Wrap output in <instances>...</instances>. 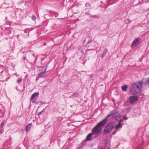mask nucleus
I'll use <instances>...</instances> for the list:
<instances>
[{"mask_svg":"<svg viewBox=\"0 0 149 149\" xmlns=\"http://www.w3.org/2000/svg\"><path fill=\"white\" fill-rule=\"evenodd\" d=\"M47 66L46 67L44 70V71L42 72H41L39 74L38 77H45L46 76V69Z\"/></svg>","mask_w":149,"mask_h":149,"instance_id":"nucleus-6","label":"nucleus"},{"mask_svg":"<svg viewBox=\"0 0 149 149\" xmlns=\"http://www.w3.org/2000/svg\"><path fill=\"white\" fill-rule=\"evenodd\" d=\"M93 40L92 39H90L89 41L87 42V44L88 45L91 42H92L93 41Z\"/></svg>","mask_w":149,"mask_h":149,"instance_id":"nucleus-17","label":"nucleus"},{"mask_svg":"<svg viewBox=\"0 0 149 149\" xmlns=\"http://www.w3.org/2000/svg\"><path fill=\"white\" fill-rule=\"evenodd\" d=\"M4 123L3 122H2L1 124V125L0 127V131L1 132H2V131L3 129V126H4Z\"/></svg>","mask_w":149,"mask_h":149,"instance_id":"nucleus-14","label":"nucleus"},{"mask_svg":"<svg viewBox=\"0 0 149 149\" xmlns=\"http://www.w3.org/2000/svg\"><path fill=\"white\" fill-rule=\"evenodd\" d=\"M3 5H7V4H6V3H4L3 4Z\"/></svg>","mask_w":149,"mask_h":149,"instance_id":"nucleus-23","label":"nucleus"},{"mask_svg":"<svg viewBox=\"0 0 149 149\" xmlns=\"http://www.w3.org/2000/svg\"><path fill=\"white\" fill-rule=\"evenodd\" d=\"M129 99L130 103L131 104H132L134 103V101H137L138 98L136 97H134V96H132L130 97Z\"/></svg>","mask_w":149,"mask_h":149,"instance_id":"nucleus-7","label":"nucleus"},{"mask_svg":"<svg viewBox=\"0 0 149 149\" xmlns=\"http://www.w3.org/2000/svg\"><path fill=\"white\" fill-rule=\"evenodd\" d=\"M32 19H33L34 20H35L36 19V17L34 15H33L32 16Z\"/></svg>","mask_w":149,"mask_h":149,"instance_id":"nucleus-18","label":"nucleus"},{"mask_svg":"<svg viewBox=\"0 0 149 149\" xmlns=\"http://www.w3.org/2000/svg\"><path fill=\"white\" fill-rule=\"evenodd\" d=\"M22 79L21 78H19L17 80V82L19 84L22 81Z\"/></svg>","mask_w":149,"mask_h":149,"instance_id":"nucleus-15","label":"nucleus"},{"mask_svg":"<svg viewBox=\"0 0 149 149\" xmlns=\"http://www.w3.org/2000/svg\"><path fill=\"white\" fill-rule=\"evenodd\" d=\"M108 52V49L107 48H105L104 49L103 53L101 55V58H103L104 57L105 55H106V54Z\"/></svg>","mask_w":149,"mask_h":149,"instance_id":"nucleus-12","label":"nucleus"},{"mask_svg":"<svg viewBox=\"0 0 149 149\" xmlns=\"http://www.w3.org/2000/svg\"><path fill=\"white\" fill-rule=\"evenodd\" d=\"M31 101H32V102L33 103H35L36 102V100H33V99L32 100H31Z\"/></svg>","mask_w":149,"mask_h":149,"instance_id":"nucleus-19","label":"nucleus"},{"mask_svg":"<svg viewBox=\"0 0 149 149\" xmlns=\"http://www.w3.org/2000/svg\"><path fill=\"white\" fill-rule=\"evenodd\" d=\"M101 128L96 125V127L93 128L92 131L93 134H97L100 133L101 130Z\"/></svg>","mask_w":149,"mask_h":149,"instance_id":"nucleus-5","label":"nucleus"},{"mask_svg":"<svg viewBox=\"0 0 149 149\" xmlns=\"http://www.w3.org/2000/svg\"><path fill=\"white\" fill-rule=\"evenodd\" d=\"M111 112H113V114L112 116L113 115L114 118L116 120L118 121L119 122L118 125L115 127V130L113 132V135H114L116 132L118 131L119 129L122 127L123 125V124L122 123L123 120L121 119V116L120 115L119 111H115L114 113V111H112Z\"/></svg>","mask_w":149,"mask_h":149,"instance_id":"nucleus-2","label":"nucleus"},{"mask_svg":"<svg viewBox=\"0 0 149 149\" xmlns=\"http://www.w3.org/2000/svg\"><path fill=\"white\" fill-rule=\"evenodd\" d=\"M113 128V124L112 123H109L106 126L104 130V134H108L111 132Z\"/></svg>","mask_w":149,"mask_h":149,"instance_id":"nucleus-4","label":"nucleus"},{"mask_svg":"<svg viewBox=\"0 0 149 149\" xmlns=\"http://www.w3.org/2000/svg\"><path fill=\"white\" fill-rule=\"evenodd\" d=\"M23 58L25 60L26 59V57H24Z\"/></svg>","mask_w":149,"mask_h":149,"instance_id":"nucleus-20","label":"nucleus"},{"mask_svg":"<svg viewBox=\"0 0 149 149\" xmlns=\"http://www.w3.org/2000/svg\"><path fill=\"white\" fill-rule=\"evenodd\" d=\"M32 125V123L29 124L28 125H27L25 128V130L26 131H29Z\"/></svg>","mask_w":149,"mask_h":149,"instance_id":"nucleus-11","label":"nucleus"},{"mask_svg":"<svg viewBox=\"0 0 149 149\" xmlns=\"http://www.w3.org/2000/svg\"><path fill=\"white\" fill-rule=\"evenodd\" d=\"M148 83L149 84L148 79L146 78L143 79L142 81H139L138 83H135L134 86L132 87L131 89L132 93L134 94L137 93L141 91V88L142 87L143 85L145 86Z\"/></svg>","mask_w":149,"mask_h":149,"instance_id":"nucleus-1","label":"nucleus"},{"mask_svg":"<svg viewBox=\"0 0 149 149\" xmlns=\"http://www.w3.org/2000/svg\"><path fill=\"white\" fill-rule=\"evenodd\" d=\"M92 133H90L88 134L86 136V139L84 140V141H91L92 140Z\"/></svg>","mask_w":149,"mask_h":149,"instance_id":"nucleus-9","label":"nucleus"},{"mask_svg":"<svg viewBox=\"0 0 149 149\" xmlns=\"http://www.w3.org/2000/svg\"><path fill=\"white\" fill-rule=\"evenodd\" d=\"M45 109H44L42 111L38 113V115H39L43 113H44L45 112Z\"/></svg>","mask_w":149,"mask_h":149,"instance_id":"nucleus-16","label":"nucleus"},{"mask_svg":"<svg viewBox=\"0 0 149 149\" xmlns=\"http://www.w3.org/2000/svg\"><path fill=\"white\" fill-rule=\"evenodd\" d=\"M113 114V112H111L104 118L97 125V126L100 127L101 126L104 125L107 123V120Z\"/></svg>","mask_w":149,"mask_h":149,"instance_id":"nucleus-3","label":"nucleus"},{"mask_svg":"<svg viewBox=\"0 0 149 149\" xmlns=\"http://www.w3.org/2000/svg\"><path fill=\"white\" fill-rule=\"evenodd\" d=\"M38 77H38H36V81H38V79L37 78V77Z\"/></svg>","mask_w":149,"mask_h":149,"instance_id":"nucleus-22","label":"nucleus"},{"mask_svg":"<svg viewBox=\"0 0 149 149\" xmlns=\"http://www.w3.org/2000/svg\"><path fill=\"white\" fill-rule=\"evenodd\" d=\"M139 38H136L133 42L132 44L131 45V47H132L133 46L139 44Z\"/></svg>","mask_w":149,"mask_h":149,"instance_id":"nucleus-8","label":"nucleus"},{"mask_svg":"<svg viewBox=\"0 0 149 149\" xmlns=\"http://www.w3.org/2000/svg\"><path fill=\"white\" fill-rule=\"evenodd\" d=\"M39 95V93H33L32 95L31 98H30V100H32L34 98H35L36 97L37 98L38 97Z\"/></svg>","mask_w":149,"mask_h":149,"instance_id":"nucleus-10","label":"nucleus"},{"mask_svg":"<svg viewBox=\"0 0 149 149\" xmlns=\"http://www.w3.org/2000/svg\"><path fill=\"white\" fill-rule=\"evenodd\" d=\"M28 77V75H26L25 76V77L26 78H27V77Z\"/></svg>","mask_w":149,"mask_h":149,"instance_id":"nucleus-21","label":"nucleus"},{"mask_svg":"<svg viewBox=\"0 0 149 149\" xmlns=\"http://www.w3.org/2000/svg\"><path fill=\"white\" fill-rule=\"evenodd\" d=\"M128 88L127 86L126 85H124L122 86V88L123 91H127V89Z\"/></svg>","mask_w":149,"mask_h":149,"instance_id":"nucleus-13","label":"nucleus"}]
</instances>
